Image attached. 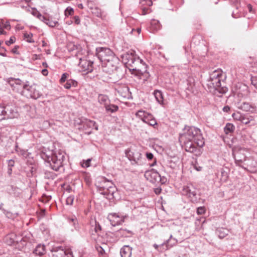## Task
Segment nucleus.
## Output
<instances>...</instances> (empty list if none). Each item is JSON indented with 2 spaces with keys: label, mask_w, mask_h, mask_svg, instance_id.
Here are the masks:
<instances>
[{
  "label": "nucleus",
  "mask_w": 257,
  "mask_h": 257,
  "mask_svg": "<svg viewBox=\"0 0 257 257\" xmlns=\"http://www.w3.org/2000/svg\"><path fill=\"white\" fill-rule=\"evenodd\" d=\"M179 142L186 151L196 156L201 154L200 148L205 143L200 130L194 126H185L180 134Z\"/></svg>",
  "instance_id": "obj_1"
},
{
  "label": "nucleus",
  "mask_w": 257,
  "mask_h": 257,
  "mask_svg": "<svg viewBox=\"0 0 257 257\" xmlns=\"http://www.w3.org/2000/svg\"><path fill=\"white\" fill-rule=\"evenodd\" d=\"M224 78L221 69H217L210 72V92L212 93L214 99H220L228 90L226 87L222 86Z\"/></svg>",
  "instance_id": "obj_2"
},
{
  "label": "nucleus",
  "mask_w": 257,
  "mask_h": 257,
  "mask_svg": "<svg viewBox=\"0 0 257 257\" xmlns=\"http://www.w3.org/2000/svg\"><path fill=\"white\" fill-rule=\"evenodd\" d=\"M41 156L53 170L58 171L63 166L65 156L62 152L60 151L53 152L50 150H45L42 151Z\"/></svg>",
  "instance_id": "obj_3"
},
{
  "label": "nucleus",
  "mask_w": 257,
  "mask_h": 257,
  "mask_svg": "<svg viewBox=\"0 0 257 257\" xmlns=\"http://www.w3.org/2000/svg\"><path fill=\"white\" fill-rule=\"evenodd\" d=\"M125 63L132 68V70L141 72L146 70V66L144 61L137 56L134 52L125 54L123 56Z\"/></svg>",
  "instance_id": "obj_4"
},
{
  "label": "nucleus",
  "mask_w": 257,
  "mask_h": 257,
  "mask_svg": "<svg viewBox=\"0 0 257 257\" xmlns=\"http://www.w3.org/2000/svg\"><path fill=\"white\" fill-rule=\"evenodd\" d=\"M96 51L98 57L102 62L117 60V57L109 48L101 47L97 49Z\"/></svg>",
  "instance_id": "obj_5"
},
{
  "label": "nucleus",
  "mask_w": 257,
  "mask_h": 257,
  "mask_svg": "<svg viewBox=\"0 0 257 257\" xmlns=\"http://www.w3.org/2000/svg\"><path fill=\"white\" fill-rule=\"evenodd\" d=\"M21 94L27 97L37 99L41 97V93L35 86H29L25 84L23 86V89L21 91Z\"/></svg>",
  "instance_id": "obj_6"
},
{
  "label": "nucleus",
  "mask_w": 257,
  "mask_h": 257,
  "mask_svg": "<svg viewBox=\"0 0 257 257\" xmlns=\"http://www.w3.org/2000/svg\"><path fill=\"white\" fill-rule=\"evenodd\" d=\"M127 217V215H123L116 213H109L107 216V219L113 226L121 224Z\"/></svg>",
  "instance_id": "obj_7"
},
{
  "label": "nucleus",
  "mask_w": 257,
  "mask_h": 257,
  "mask_svg": "<svg viewBox=\"0 0 257 257\" xmlns=\"http://www.w3.org/2000/svg\"><path fill=\"white\" fill-rule=\"evenodd\" d=\"M17 113L12 108L0 105V121L5 119H11L17 116Z\"/></svg>",
  "instance_id": "obj_8"
},
{
  "label": "nucleus",
  "mask_w": 257,
  "mask_h": 257,
  "mask_svg": "<svg viewBox=\"0 0 257 257\" xmlns=\"http://www.w3.org/2000/svg\"><path fill=\"white\" fill-rule=\"evenodd\" d=\"M6 82L9 83L14 90L20 93L22 90L23 89V86L26 84H24L20 79L13 77L7 78Z\"/></svg>",
  "instance_id": "obj_9"
},
{
  "label": "nucleus",
  "mask_w": 257,
  "mask_h": 257,
  "mask_svg": "<svg viewBox=\"0 0 257 257\" xmlns=\"http://www.w3.org/2000/svg\"><path fill=\"white\" fill-rule=\"evenodd\" d=\"M93 62L87 61L84 59L80 58L79 66L81 69L80 70L85 74L90 73L93 70Z\"/></svg>",
  "instance_id": "obj_10"
},
{
  "label": "nucleus",
  "mask_w": 257,
  "mask_h": 257,
  "mask_svg": "<svg viewBox=\"0 0 257 257\" xmlns=\"http://www.w3.org/2000/svg\"><path fill=\"white\" fill-rule=\"evenodd\" d=\"M144 176L147 180L152 183H158L160 179L159 173L154 169L146 171Z\"/></svg>",
  "instance_id": "obj_11"
},
{
  "label": "nucleus",
  "mask_w": 257,
  "mask_h": 257,
  "mask_svg": "<svg viewBox=\"0 0 257 257\" xmlns=\"http://www.w3.org/2000/svg\"><path fill=\"white\" fill-rule=\"evenodd\" d=\"M115 90L118 95L123 98H129L131 97V93L128 87L126 85L116 86Z\"/></svg>",
  "instance_id": "obj_12"
},
{
  "label": "nucleus",
  "mask_w": 257,
  "mask_h": 257,
  "mask_svg": "<svg viewBox=\"0 0 257 257\" xmlns=\"http://www.w3.org/2000/svg\"><path fill=\"white\" fill-rule=\"evenodd\" d=\"M67 249L61 246H54L51 251L53 252L54 257H63L66 255V251Z\"/></svg>",
  "instance_id": "obj_13"
},
{
  "label": "nucleus",
  "mask_w": 257,
  "mask_h": 257,
  "mask_svg": "<svg viewBox=\"0 0 257 257\" xmlns=\"http://www.w3.org/2000/svg\"><path fill=\"white\" fill-rule=\"evenodd\" d=\"M182 193L189 197L194 196L196 195L195 189L192 185L189 184L185 186L182 190Z\"/></svg>",
  "instance_id": "obj_14"
},
{
  "label": "nucleus",
  "mask_w": 257,
  "mask_h": 257,
  "mask_svg": "<svg viewBox=\"0 0 257 257\" xmlns=\"http://www.w3.org/2000/svg\"><path fill=\"white\" fill-rule=\"evenodd\" d=\"M233 158L236 165L241 167V164L246 160L245 156L240 152L233 153Z\"/></svg>",
  "instance_id": "obj_15"
},
{
  "label": "nucleus",
  "mask_w": 257,
  "mask_h": 257,
  "mask_svg": "<svg viewBox=\"0 0 257 257\" xmlns=\"http://www.w3.org/2000/svg\"><path fill=\"white\" fill-rule=\"evenodd\" d=\"M118 59L117 58V60L114 61H109L108 62H105V68L106 69V71L109 72V73L113 72L114 71L116 70L117 68L118 64Z\"/></svg>",
  "instance_id": "obj_16"
},
{
  "label": "nucleus",
  "mask_w": 257,
  "mask_h": 257,
  "mask_svg": "<svg viewBox=\"0 0 257 257\" xmlns=\"http://www.w3.org/2000/svg\"><path fill=\"white\" fill-rule=\"evenodd\" d=\"M132 248L128 245H124L121 249L120 254L121 257H131Z\"/></svg>",
  "instance_id": "obj_17"
},
{
  "label": "nucleus",
  "mask_w": 257,
  "mask_h": 257,
  "mask_svg": "<svg viewBox=\"0 0 257 257\" xmlns=\"http://www.w3.org/2000/svg\"><path fill=\"white\" fill-rule=\"evenodd\" d=\"M128 156L131 160L134 161L136 163H138L142 157V155L138 151H130Z\"/></svg>",
  "instance_id": "obj_18"
},
{
  "label": "nucleus",
  "mask_w": 257,
  "mask_h": 257,
  "mask_svg": "<svg viewBox=\"0 0 257 257\" xmlns=\"http://www.w3.org/2000/svg\"><path fill=\"white\" fill-rule=\"evenodd\" d=\"M161 27V26L159 21L153 19L152 20L150 23V30L152 32H155L160 30Z\"/></svg>",
  "instance_id": "obj_19"
},
{
  "label": "nucleus",
  "mask_w": 257,
  "mask_h": 257,
  "mask_svg": "<svg viewBox=\"0 0 257 257\" xmlns=\"http://www.w3.org/2000/svg\"><path fill=\"white\" fill-rule=\"evenodd\" d=\"M97 99L98 102L104 107L110 102L108 97L106 95L102 94L98 95Z\"/></svg>",
  "instance_id": "obj_20"
},
{
  "label": "nucleus",
  "mask_w": 257,
  "mask_h": 257,
  "mask_svg": "<svg viewBox=\"0 0 257 257\" xmlns=\"http://www.w3.org/2000/svg\"><path fill=\"white\" fill-rule=\"evenodd\" d=\"M107 183L108 184V188L103 192V194L113 196L116 188L111 181H107Z\"/></svg>",
  "instance_id": "obj_21"
},
{
  "label": "nucleus",
  "mask_w": 257,
  "mask_h": 257,
  "mask_svg": "<svg viewBox=\"0 0 257 257\" xmlns=\"http://www.w3.org/2000/svg\"><path fill=\"white\" fill-rule=\"evenodd\" d=\"M229 230L226 228L219 227L216 230V234L220 238H223L228 234Z\"/></svg>",
  "instance_id": "obj_22"
},
{
  "label": "nucleus",
  "mask_w": 257,
  "mask_h": 257,
  "mask_svg": "<svg viewBox=\"0 0 257 257\" xmlns=\"http://www.w3.org/2000/svg\"><path fill=\"white\" fill-rule=\"evenodd\" d=\"M239 108L245 111L252 112L254 110V107L248 102H243L239 106Z\"/></svg>",
  "instance_id": "obj_23"
},
{
  "label": "nucleus",
  "mask_w": 257,
  "mask_h": 257,
  "mask_svg": "<svg viewBox=\"0 0 257 257\" xmlns=\"http://www.w3.org/2000/svg\"><path fill=\"white\" fill-rule=\"evenodd\" d=\"M45 249L44 245L38 244L33 251V253L36 255H41L45 253Z\"/></svg>",
  "instance_id": "obj_24"
},
{
  "label": "nucleus",
  "mask_w": 257,
  "mask_h": 257,
  "mask_svg": "<svg viewBox=\"0 0 257 257\" xmlns=\"http://www.w3.org/2000/svg\"><path fill=\"white\" fill-rule=\"evenodd\" d=\"M235 130V126L231 123H227L224 128V133L229 134L233 133Z\"/></svg>",
  "instance_id": "obj_25"
},
{
  "label": "nucleus",
  "mask_w": 257,
  "mask_h": 257,
  "mask_svg": "<svg viewBox=\"0 0 257 257\" xmlns=\"http://www.w3.org/2000/svg\"><path fill=\"white\" fill-rule=\"evenodd\" d=\"M16 237L15 234L10 235L6 237L7 242L8 244L11 245H15L17 243L18 240H15V238Z\"/></svg>",
  "instance_id": "obj_26"
},
{
  "label": "nucleus",
  "mask_w": 257,
  "mask_h": 257,
  "mask_svg": "<svg viewBox=\"0 0 257 257\" xmlns=\"http://www.w3.org/2000/svg\"><path fill=\"white\" fill-rule=\"evenodd\" d=\"M107 112L113 113L117 111L118 107L114 104H110V103L105 106Z\"/></svg>",
  "instance_id": "obj_27"
},
{
  "label": "nucleus",
  "mask_w": 257,
  "mask_h": 257,
  "mask_svg": "<svg viewBox=\"0 0 257 257\" xmlns=\"http://www.w3.org/2000/svg\"><path fill=\"white\" fill-rule=\"evenodd\" d=\"M154 96L156 100L160 103L163 104V97L162 93L160 90H155L154 92Z\"/></svg>",
  "instance_id": "obj_28"
},
{
  "label": "nucleus",
  "mask_w": 257,
  "mask_h": 257,
  "mask_svg": "<svg viewBox=\"0 0 257 257\" xmlns=\"http://www.w3.org/2000/svg\"><path fill=\"white\" fill-rule=\"evenodd\" d=\"M77 85V82L72 79H69L67 81L66 83L64 84V87L66 89H70L72 86L76 87Z\"/></svg>",
  "instance_id": "obj_29"
},
{
  "label": "nucleus",
  "mask_w": 257,
  "mask_h": 257,
  "mask_svg": "<svg viewBox=\"0 0 257 257\" xmlns=\"http://www.w3.org/2000/svg\"><path fill=\"white\" fill-rule=\"evenodd\" d=\"M0 209L2 210L4 214L6 216V217L8 218L13 219L15 218H16L18 214L17 213H13L9 211L6 210V209L4 208H2V207L0 206Z\"/></svg>",
  "instance_id": "obj_30"
},
{
  "label": "nucleus",
  "mask_w": 257,
  "mask_h": 257,
  "mask_svg": "<svg viewBox=\"0 0 257 257\" xmlns=\"http://www.w3.org/2000/svg\"><path fill=\"white\" fill-rule=\"evenodd\" d=\"M91 13L95 16L99 18H102L103 13L101 10L98 7H95L91 8Z\"/></svg>",
  "instance_id": "obj_31"
},
{
  "label": "nucleus",
  "mask_w": 257,
  "mask_h": 257,
  "mask_svg": "<svg viewBox=\"0 0 257 257\" xmlns=\"http://www.w3.org/2000/svg\"><path fill=\"white\" fill-rule=\"evenodd\" d=\"M69 223L73 227L74 229H77L78 227V221L76 217L68 218Z\"/></svg>",
  "instance_id": "obj_32"
},
{
  "label": "nucleus",
  "mask_w": 257,
  "mask_h": 257,
  "mask_svg": "<svg viewBox=\"0 0 257 257\" xmlns=\"http://www.w3.org/2000/svg\"><path fill=\"white\" fill-rule=\"evenodd\" d=\"M33 34L31 33H25L24 34V39L29 43H34L35 41L33 39Z\"/></svg>",
  "instance_id": "obj_33"
},
{
  "label": "nucleus",
  "mask_w": 257,
  "mask_h": 257,
  "mask_svg": "<svg viewBox=\"0 0 257 257\" xmlns=\"http://www.w3.org/2000/svg\"><path fill=\"white\" fill-rule=\"evenodd\" d=\"M147 112L144 110H140L136 113V115L137 116V117L140 118L142 121H143V120L145 118L146 114H147Z\"/></svg>",
  "instance_id": "obj_34"
},
{
  "label": "nucleus",
  "mask_w": 257,
  "mask_h": 257,
  "mask_svg": "<svg viewBox=\"0 0 257 257\" xmlns=\"http://www.w3.org/2000/svg\"><path fill=\"white\" fill-rule=\"evenodd\" d=\"M243 115V114H241L238 111L234 112L232 114V117H233V118L235 120L239 121H240V120H241V118L242 117Z\"/></svg>",
  "instance_id": "obj_35"
},
{
  "label": "nucleus",
  "mask_w": 257,
  "mask_h": 257,
  "mask_svg": "<svg viewBox=\"0 0 257 257\" xmlns=\"http://www.w3.org/2000/svg\"><path fill=\"white\" fill-rule=\"evenodd\" d=\"M57 23H58L57 21H53V20L48 19V20H47L46 24L48 25L50 27H54L56 25V24Z\"/></svg>",
  "instance_id": "obj_36"
},
{
  "label": "nucleus",
  "mask_w": 257,
  "mask_h": 257,
  "mask_svg": "<svg viewBox=\"0 0 257 257\" xmlns=\"http://www.w3.org/2000/svg\"><path fill=\"white\" fill-rule=\"evenodd\" d=\"M153 117L154 116L152 115V114L148 112L147 114H146L145 118H144L143 121L146 123H148L150 120H151Z\"/></svg>",
  "instance_id": "obj_37"
},
{
  "label": "nucleus",
  "mask_w": 257,
  "mask_h": 257,
  "mask_svg": "<svg viewBox=\"0 0 257 257\" xmlns=\"http://www.w3.org/2000/svg\"><path fill=\"white\" fill-rule=\"evenodd\" d=\"M10 190L12 191V192L15 195H17L19 194H20V192L18 191L20 190V189L18 187L12 185L10 186Z\"/></svg>",
  "instance_id": "obj_38"
},
{
  "label": "nucleus",
  "mask_w": 257,
  "mask_h": 257,
  "mask_svg": "<svg viewBox=\"0 0 257 257\" xmlns=\"http://www.w3.org/2000/svg\"><path fill=\"white\" fill-rule=\"evenodd\" d=\"M74 197L73 196H70L66 199V202L67 205H72L73 203Z\"/></svg>",
  "instance_id": "obj_39"
},
{
  "label": "nucleus",
  "mask_w": 257,
  "mask_h": 257,
  "mask_svg": "<svg viewBox=\"0 0 257 257\" xmlns=\"http://www.w3.org/2000/svg\"><path fill=\"white\" fill-rule=\"evenodd\" d=\"M37 17L40 20L43 21L44 23L46 24L48 19L42 16L40 13H37V15H36Z\"/></svg>",
  "instance_id": "obj_40"
},
{
  "label": "nucleus",
  "mask_w": 257,
  "mask_h": 257,
  "mask_svg": "<svg viewBox=\"0 0 257 257\" xmlns=\"http://www.w3.org/2000/svg\"><path fill=\"white\" fill-rule=\"evenodd\" d=\"M88 125L90 127L94 128L96 130H98V125L93 120H89Z\"/></svg>",
  "instance_id": "obj_41"
},
{
  "label": "nucleus",
  "mask_w": 257,
  "mask_h": 257,
  "mask_svg": "<svg viewBox=\"0 0 257 257\" xmlns=\"http://www.w3.org/2000/svg\"><path fill=\"white\" fill-rule=\"evenodd\" d=\"M68 74L67 73H63L61 76V78H60V83H63L64 82H65L66 80H67V78H68Z\"/></svg>",
  "instance_id": "obj_42"
},
{
  "label": "nucleus",
  "mask_w": 257,
  "mask_h": 257,
  "mask_svg": "<svg viewBox=\"0 0 257 257\" xmlns=\"http://www.w3.org/2000/svg\"><path fill=\"white\" fill-rule=\"evenodd\" d=\"M251 119H249V118H247L244 115H243L242 117L241 118V120H240V122L242 123L247 124L249 123Z\"/></svg>",
  "instance_id": "obj_43"
},
{
  "label": "nucleus",
  "mask_w": 257,
  "mask_h": 257,
  "mask_svg": "<svg viewBox=\"0 0 257 257\" xmlns=\"http://www.w3.org/2000/svg\"><path fill=\"white\" fill-rule=\"evenodd\" d=\"M251 83L257 90V78L255 77H251Z\"/></svg>",
  "instance_id": "obj_44"
},
{
  "label": "nucleus",
  "mask_w": 257,
  "mask_h": 257,
  "mask_svg": "<svg viewBox=\"0 0 257 257\" xmlns=\"http://www.w3.org/2000/svg\"><path fill=\"white\" fill-rule=\"evenodd\" d=\"M16 41V38L14 37H11L9 41H6V44L8 46H10V45L15 43Z\"/></svg>",
  "instance_id": "obj_45"
},
{
  "label": "nucleus",
  "mask_w": 257,
  "mask_h": 257,
  "mask_svg": "<svg viewBox=\"0 0 257 257\" xmlns=\"http://www.w3.org/2000/svg\"><path fill=\"white\" fill-rule=\"evenodd\" d=\"M95 247L99 254H103V253L104 252V250L102 246H99V245H96Z\"/></svg>",
  "instance_id": "obj_46"
},
{
  "label": "nucleus",
  "mask_w": 257,
  "mask_h": 257,
  "mask_svg": "<svg viewBox=\"0 0 257 257\" xmlns=\"http://www.w3.org/2000/svg\"><path fill=\"white\" fill-rule=\"evenodd\" d=\"M251 70L253 72L257 73V60L254 61L252 64Z\"/></svg>",
  "instance_id": "obj_47"
},
{
  "label": "nucleus",
  "mask_w": 257,
  "mask_h": 257,
  "mask_svg": "<svg viewBox=\"0 0 257 257\" xmlns=\"http://www.w3.org/2000/svg\"><path fill=\"white\" fill-rule=\"evenodd\" d=\"M148 124L154 126L157 124V121L154 117L152 118L148 123Z\"/></svg>",
  "instance_id": "obj_48"
},
{
  "label": "nucleus",
  "mask_w": 257,
  "mask_h": 257,
  "mask_svg": "<svg viewBox=\"0 0 257 257\" xmlns=\"http://www.w3.org/2000/svg\"><path fill=\"white\" fill-rule=\"evenodd\" d=\"M6 49L3 47L0 46V55L3 56V57H6L7 55L6 53Z\"/></svg>",
  "instance_id": "obj_49"
},
{
  "label": "nucleus",
  "mask_w": 257,
  "mask_h": 257,
  "mask_svg": "<svg viewBox=\"0 0 257 257\" xmlns=\"http://www.w3.org/2000/svg\"><path fill=\"white\" fill-rule=\"evenodd\" d=\"M167 179L165 177H164V176L161 177V175H160V179H159V180H158V183L160 182L161 184H165L167 182Z\"/></svg>",
  "instance_id": "obj_50"
},
{
  "label": "nucleus",
  "mask_w": 257,
  "mask_h": 257,
  "mask_svg": "<svg viewBox=\"0 0 257 257\" xmlns=\"http://www.w3.org/2000/svg\"><path fill=\"white\" fill-rule=\"evenodd\" d=\"M107 181H109L108 180H106L105 179L104 181L103 184L102 186V188H103V192L107 190L108 188V184L107 183Z\"/></svg>",
  "instance_id": "obj_51"
},
{
  "label": "nucleus",
  "mask_w": 257,
  "mask_h": 257,
  "mask_svg": "<svg viewBox=\"0 0 257 257\" xmlns=\"http://www.w3.org/2000/svg\"><path fill=\"white\" fill-rule=\"evenodd\" d=\"M101 229V226L99 224L97 223L96 221H95V227L94 230L96 232H97L98 231H100Z\"/></svg>",
  "instance_id": "obj_52"
},
{
  "label": "nucleus",
  "mask_w": 257,
  "mask_h": 257,
  "mask_svg": "<svg viewBox=\"0 0 257 257\" xmlns=\"http://www.w3.org/2000/svg\"><path fill=\"white\" fill-rule=\"evenodd\" d=\"M205 209L203 207H198L197 210V212L198 214H201L204 213Z\"/></svg>",
  "instance_id": "obj_53"
},
{
  "label": "nucleus",
  "mask_w": 257,
  "mask_h": 257,
  "mask_svg": "<svg viewBox=\"0 0 257 257\" xmlns=\"http://www.w3.org/2000/svg\"><path fill=\"white\" fill-rule=\"evenodd\" d=\"M63 257H73L72 251L70 249H67L66 251V255Z\"/></svg>",
  "instance_id": "obj_54"
},
{
  "label": "nucleus",
  "mask_w": 257,
  "mask_h": 257,
  "mask_svg": "<svg viewBox=\"0 0 257 257\" xmlns=\"http://www.w3.org/2000/svg\"><path fill=\"white\" fill-rule=\"evenodd\" d=\"M91 160L88 159L87 161H86L85 162L83 163L82 165L83 167H88L90 166V163Z\"/></svg>",
  "instance_id": "obj_55"
},
{
  "label": "nucleus",
  "mask_w": 257,
  "mask_h": 257,
  "mask_svg": "<svg viewBox=\"0 0 257 257\" xmlns=\"http://www.w3.org/2000/svg\"><path fill=\"white\" fill-rule=\"evenodd\" d=\"M73 13V10L72 8H67L66 10V15L68 14L69 15H72V14Z\"/></svg>",
  "instance_id": "obj_56"
},
{
  "label": "nucleus",
  "mask_w": 257,
  "mask_h": 257,
  "mask_svg": "<svg viewBox=\"0 0 257 257\" xmlns=\"http://www.w3.org/2000/svg\"><path fill=\"white\" fill-rule=\"evenodd\" d=\"M15 165V162L13 160L8 161V167L12 168Z\"/></svg>",
  "instance_id": "obj_57"
},
{
  "label": "nucleus",
  "mask_w": 257,
  "mask_h": 257,
  "mask_svg": "<svg viewBox=\"0 0 257 257\" xmlns=\"http://www.w3.org/2000/svg\"><path fill=\"white\" fill-rule=\"evenodd\" d=\"M146 157H147V159L148 160H152L153 158L154 155L151 153H146Z\"/></svg>",
  "instance_id": "obj_58"
},
{
  "label": "nucleus",
  "mask_w": 257,
  "mask_h": 257,
  "mask_svg": "<svg viewBox=\"0 0 257 257\" xmlns=\"http://www.w3.org/2000/svg\"><path fill=\"white\" fill-rule=\"evenodd\" d=\"M74 23L77 24L79 25L80 23V20L78 16H75L74 18Z\"/></svg>",
  "instance_id": "obj_59"
},
{
  "label": "nucleus",
  "mask_w": 257,
  "mask_h": 257,
  "mask_svg": "<svg viewBox=\"0 0 257 257\" xmlns=\"http://www.w3.org/2000/svg\"><path fill=\"white\" fill-rule=\"evenodd\" d=\"M230 107L228 105L225 106L222 109V110L225 112H228L230 111Z\"/></svg>",
  "instance_id": "obj_60"
},
{
  "label": "nucleus",
  "mask_w": 257,
  "mask_h": 257,
  "mask_svg": "<svg viewBox=\"0 0 257 257\" xmlns=\"http://www.w3.org/2000/svg\"><path fill=\"white\" fill-rule=\"evenodd\" d=\"M161 191H162V189H161V188H160V187L156 188L155 189V190H154L155 193L156 194H157V195H158V194H160V193L161 192Z\"/></svg>",
  "instance_id": "obj_61"
},
{
  "label": "nucleus",
  "mask_w": 257,
  "mask_h": 257,
  "mask_svg": "<svg viewBox=\"0 0 257 257\" xmlns=\"http://www.w3.org/2000/svg\"><path fill=\"white\" fill-rule=\"evenodd\" d=\"M247 9H248L249 12L252 13H253L252 7L251 5H250V4L247 5Z\"/></svg>",
  "instance_id": "obj_62"
},
{
  "label": "nucleus",
  "mask_w": 257,
  "mask_h": 257,
  "mask_svg": "<svg viewBox=\"0 0 257 257\" xmlns=\"http://www.w3.org/2000/svg\"><path fill=\"white\" fill-rule=\"evenodd\" d=\"M42 73L44 76H47L48 74V71L47 69H44L42 70Z\"/></svg>",
  "instance_id": "obj_63"
},
{
  "label": "nucleus",
  "mask_w": 257,
  "mask_h": 257,
  "mask_svg": "<svg viewBox=\"0 0 257 257\" xmlns=\"http://www.w3.org/2000/svg\"><path fill=\"white\" fill-rule=\"evenodd\" d=\"M4 28L5 29H8L9 28H10V23L9 22H6L4 25Z\"/></svg>",
  "instance_id": "obj_64"
}]
</instances>
